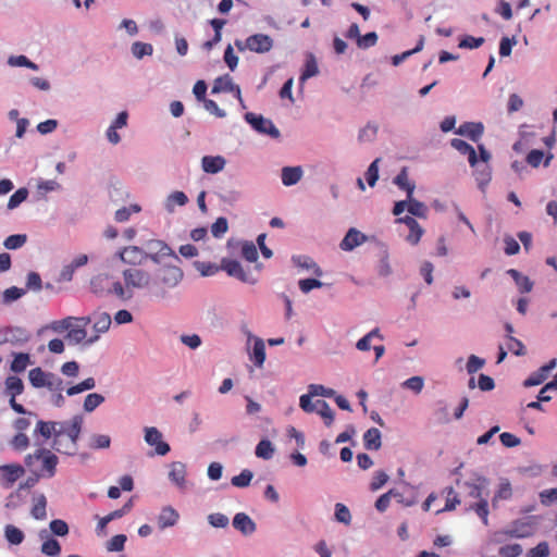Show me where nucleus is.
Here are the masks:
<instances>
[{
	"mask_svg": "<svg viewBox=\"0 0 557 557\" xmlns=\"http://www.w3.org/2000/svg\"><path fill=\"white\" fill-rule=\"evenodd\" d=\"M24 392V383L22 379L10 375L4 381V394L9 397L10 407L20 414L35 416V412L26 410L23 405L18 404L15 398Z\"/></svg>",
	"mask_w": 557,
	"mask_h": 557,
	"instance_id": "6",
	"label": "nucleus"
},
{
	"mask_svg": "<svg viewBox=\"0 0 557 557\" xmlns=\"http://www.w3.org/2000/svg\"><path fill=\"white\" fill-rule=\"evenodd\" d=\"M147 248L149 250L147 252L148 259L154 263H160L166 257H171L174 260L180 261V258L175 255L171 247H169L168 244L162 240H149L147 243Z\"/></svg>",
	"mask_w": 557,
	"mask_h": 557,
	"instance_id": "8",
	"label": "nucleus"
},
{
	"mask_svg": "<svg viewBox=\"0 0 557 557\" xmlns=\"http://www.w3.org/2000/svg\"><path fill=\"white\" fill-rule=\"evenodd\" d=\"M47 498L44 494H39L33 497V507L30 515L36 520H44L47 517Z\"/></svg>",
	"mask_w": 557,
	"mask_h": 557,
	"instance_id": "28",
	"label": "nucleus"
},
{
	"mask_svg": "<svg viewBox=\"0 0 557 557\" xmlns=\"http://www.w3.org/2000/svg\"><path fill=\"white\" fill-rule=\"evenodd\" d=\"M221 270L225 271L230 276L236 277L244 283H255V280L249 277V275L237 260L223 258L221 261Z\"/></svg>",
	"mask_w": 557,
	"mask_h": 557,
	"instance_id": "12",
	"label": "nucleus"
},
{
	"mask_svg": "<svg viewBox=\"0 0 557 557\" xmlns=\"http://www.w3.org/2000/svg\"><path fill=\"white\" fill-rule=\"evenodd\" d=\"M540 499L544 506H550L552 504L557 503V488L542 491L540 493Z\"/></svg>",
	"mask_w": 557,
	"mask_h": 557,
	"instance_id": "64",
	"label": "nucleus"
},
{
	"mask_svg": "<svg viewBox=\"0 0 557 557\" xmlns=\"http://www.w3.org/2000/svg\"><path fill=\"white\" fill-rule=\"evenodd\" d=\"M75 320L83 322V325L72 326L66 334V338L74 344H79L86 339L87 332L85 326L90 322V318H78Z\"/></svg>",
	"mask_w": 557,
	"mask_h": 557,
	"instance_id": "26",
	"label": "nucleus"
},
{
	"mask_svg": "<svg viewBox=\"0 0 557 557\" xmlns=\"http://www.w3.org/2000/svg\"><path fill=\"white\" fill-rule=\"evenodd\" d=\"M27 242L26 234H14L5 238L3 245L7 249L14 250L23 247Z\"/></svg>",
	"mask_w": 557,
	"mask_h": 557,
	"instance_id": "42",
	"label": "nucleus"
},
{
	"mask_svg": "<svg viewBox=\"0 0 557 557\" xmlns=\"http://www.w3.org/2000/svg\"><path fill=\"white\" fill-rule=\"evenodd\" d=\"M446 492H447V498H446L445 507L441 510H437V513L443 512V511H451L457 507V505L460 504V499L458 498V495L456 494V492L453 487H447Z\"/></svg>",
	"mask_w": 557,
	"mask_h": 557,
	"instance_id": "53",
	"label": "nucleus"
},
{
	"mask_svg": "<svg viewBox=\"0 0 557 557\" xmlns=\"http://www.w3.org/2000/svg\"><path fill=\"white\" fill-rule=\"evenodd\" d=\"M13 449L23 451L29 447V438L25 433L17 432L10 442Z\"/></svg>",
	"mask_w": 557,
	"mask_h": 557,
	"instance_id": "47",
	"label": "nucleus"
},
{
	"mask_svg": "<svg viewBox=\"0 0 557 557\" xmlns=\"http://www.w3.org/2000/svg\"><path fill=\"white\" fill-rule=\"evenodd\" d=\"M323 419L324 423L330 426L334 421V412L325 400H317L315 409Z\"/></svg>",
	"mask_w": 557,
	"mask_h": 557,
	"instance_id": "35",
	"label": "nucleus"
},
{
	"mask_svg": "<svg viewBox=\"0 0 557 557\" xmlns=\"http://www.w3.org/2000/svg\"><path fill=\"white\" fill-rule=\"evenodd\" d=\"M453 148L459 151L461 154L468 156V161L471 166H474L478 162L476 152L474 148L462 139L454 138L450 141Z\"/></svg>",
	"mask_w": 557,
	"mask_h": 557,
	"instance_id": "25",
	"label": "nucleus"
},
{
	"mask_svg": "<svg viewBox=\"0 0 557 557\" xmlns=\"http://www.w3.org/2000/svg\"><path fill=\"white\" fill-rule=\"evenodd\" d=\"M4 536L5 540L12 545H20L25 539L23 531L13 524L5 525Z\"/></svg>",
	"mask_w": 557,
	"mask_h": 557,
	"instance_id": "33",
	"label": "nucleus"
},
{
	"mask_svg": "<svg viewBox=\"0 0 557 557\" xmlns=\"http://www.w3.org/2000/svg\"><path fill=\"white\" fill-rule=\"evenodd\" d=\"M225 159L221 156H205L201 160L202 170L206 173L215 174L225 166Z\"/></svg>",
	"mask_w": 557,
	"mask_h": 557,
	"instance_id": "23",
	"label": "nucleus"
},
{
	"mask_svg": "<svg viewBox=\"0 0 557 557\" xmlns=\"http://www.w3.org/2000/svg\"><path fill=\"white\" fill-rule=\"evenodd\" d=\"M111 444V438L106 434H96L91 437L90 448L92 449H103L109 448Z\"/></svg>",
	"mask_w": 557,
	"mask_h": 557,
	"instance_id": "58",
	"label": "nucleus"
},
{
	"mask_svg": "<svg viewBox=\"0 0 557 557\" xmlns=\"http://www.w3.org/2000/svg\"><path fill=\"white\" fill-rule=\"evenodd\" d=\"M245 120L259 133L270 135L273 138L280 137V131L271 120L264 119L262 115L248 112Z\"/></svg>",
	"mask_w": 557,
	"mask_h": 557,
	"instance_id": "9",
	"label": "nucleus"
},
{
	"mask_svg": "<svg viewBox=\"0 0 557 557\" xmlns=\"http://www.w3.org/2000/svg\"><path fill=\"white\" fill-rule=\"evenodd\" d=\"M111 317L107 312L99 313L96 317L94 329L97 333H104L110 329Z\"/></svg>",
	"mask_w": 557,
	"mask_h": 557,
	"instance_id": "48",
	"label": "nucleus"
},
{
	"mask_svg": "<svg viewBox=\"0 0 557 557\" xmlns=\"http://www.w3.org/2000/svg\"><path fill=\"white\" fill-rule=\"evenodd\" d=\"M335 518L338 522H342L344 524H350L351 521V515L347 506L344 504H336L335 505Z\"/></svg>",
	"mask_w": 557,
	"mask_h": 557,
	"instance_id": "56",
	"label": "nucleus"
},
{
	"mask_svg": "<svg viewBox=\"0 0 557 557\" xmlns=\"http://www.w3.org/2000/svg\"><path fill=\"white\" fill-rule=\"evenodd\" d=\"M394 183L400 188L407 191V198H411L414 191V184L409 182L407 169L404 168L395 177Z\"/></svg>",
	"mask_w": 557,
	"mask_h": 557,
	"instance_id": "32",
	"label": "nucleus"
},
{
	"mask_svg": "<svg viewBox=\"0 0 557 557\" xmlns=\"http://www.w3.org/2000/svg\"><path fill=\"white\" fill-rule=\"evenodd\" d=\"M60 426V421H44L38 420L34 429V436H41L45 441L54 438L55 433Z\"/></svg>",
	"mask_w": 557,
	"mask_h": 557,
	"instance_id": "16",
	"label": "nucleus"
},
{
	"mask_svg": "<svg viewBox=\"0 0 557 557\" xmlns=\"http://www.w3.org/2000/svg\"><path fill=\"white\" fill-rule=\"evenodd\" d=\"M104 401V397L100 394H88L84 400V410L87 412L94 411L98 406Z\"/></svg>",
	"mask_w": 557,
	"mask_h": 557,
	"instance_id": "50",
	"label": "nucleus"
},
{
	"mask_svg": "<svg viewBox=\"0 0 557 557\" xmlns=\"http://www.w3.org/2000/svg\"><path fill=\"white\" fill-rule=\"evenodd\" d=\"M188 201L187 196L183 191H174L166 198L165 207L168 211L172 212L175 206H185Z\"/></svg>",
	"mask_w": 557,
	"mask_h": 557,
	"instance_id": "36",
	"label": "nucleus"
},
{
	"mask_svg": "<svg viewBox=\"0 0 557 557\" xmlns=\"http://www.w3.org/2000/svg\"><path fill=\"white\" fill-rule=\"evenodd\" d=\"M548 374L541 367L537 371L533 372L524 382V387L537 386L541 385L546 379Z\"/></svg>",
	"mask_w": 557,
	"mask_h": 557,
	"instance_id": "46",
	"label": "nucleus"
},
{
	"mask_svg": "<svg viewBox=\"0 0 557 557\" xmlns=\"http://www.w3.org/2000/svg\"><path fill=\"white\" fill-rule=\"evenodd\" d=\"M59 459L49 449L39 448L25 457V465L38 476L52 478Z\"/></svg>",
	"mask_w": 557,
	"mask_h": 557,
	"instance_id": "3",
	"label": "nucleus"
},
{
	"mask_svg": "<svg viewBox=\"0 0 557 557\" xmlns=\"http://www.w3.org/2000/svg\"><path fill=\"white\" fill-rule=\"evenodd\" d=\"M91 292L98 296L104 294H113V283H110V277L107 274H99L90 282Z\"/></svg>",
	"mask_w": 557,
	"mask_h": 557,
	"instance_id": "20",
	"label": "nucleus"
},
{
	"mask_svg": "<svg viewBox=\"0 0 557 557\" xmlns=\"http://www.w3.org/2000/svg\"><path fill=\"white\" fill-rule=\"evenodd\" d=\"M274 455V447L269 440H261L256 447V456L269 460Z\"/></svg>",
	"mask_w": 557,
	"mask_h": 557,
	"instance_id": "38",
	"label": "nucleus"
},
{
	"mask_svg": "<svg viewBox=\"0 0 557 557\" xmlns=\"http://www.w3.org/2000/svg\"><path fill=\"white\" fill-rule=\"evenodd\" d=\"M183 280V271L177 265H164L159 269L153 282L152 294L165 298L168 290L177 286Z\"/></svg>",
	"mask_w": 557,
	"mask_h": 557,
	"instance_id": "4",
	"label": "nucleus"
},
{
	"mask_svg": "<svg viewBox=\"0 0 557 557\" xmlns=\"http://www.w3.org/2000/svg\"><path fill=\"white\" fill-rule=\"evenodd\" d=\"M140 211V207L138 205H132L131 207H124L116 210L114 219L116 222H125L129 219L133 212L137 213Z\"/></svg>",
	"mask_w": 557,
	"mask_h": 557,
	"instance_id": "57",
	"label": "nucleus"
},
{
	"mask_svg": "<svg viewBox=\"0 0 557 557\" xmlns=\"http://www.w3.org/2000/svg\"><path fill=\"white\" fill-rule=\"evenodd\" d=\"M228 228L227 220L223 216L218 218L211 226V233L214 237H222Z\"/></svg>",
	"mask_w": 557,
	"mask_h": 557,
	"instance_id": "60",
	"label": "nucleus"
},
{
	"mask_svg": "<svg viewBox=\"0 0 557 557\" xmlns=\"http://www.w3.org/2000/svg\"><path fill=\"white\" fill-rule=\"evenodd\" d=\"M522 546L518 543L507 544L498 549L499 557H519L522 554Z\"/></svg>",
	"mask_w": 557,
	"mask_h": 557,
	"instance_id": "49",
	"label": "nucleus"
},
{
	"mask_svg": "<svg viewBox=\"0 0 557 557\" xmlns=\"http://www.w3.org/2000/svg\"><path fill=\"white\" fill-rule=\"evenodd\" d=\"M116 255L122 262L131 265H140L148 260L147 252L137 246L124 247Z\"/></svg>",
	"mask_w": 557,
	"mask_h": 557,
	"instance_id": "10",
	"label": "nucleus"
},
{
	"mask_svg": "<svg viewBox=\"0 0 557 557\" xmlns=\"http://www.w3.org/2000/svg\"><path fill=\"white\" fill-rule=\"evenodd\" d=\"M84 418L74 416L69 421H60V426L53 438L52 447L65 455L73 456L77 450V441L82 432Z\"/></svg>",
	"mask_w": 557,
	"mask_h": 557,
	"instance_id": "1",
	"label": "nucleus"
},
{
	"mask_svg": "<svg viewBox=\"0 0 557 557\" xmlns=\"http://www.w3.org/2000/svg\"><path fill=\"white\" fill-rule=\"evenodd\" d=\"M408 211L411 215L418 218H425L428 208L423 202L418 201L417 199L408 198Z\"/></svg>",
	"mask_w": 557,
	"mask_h": 557,
	"instance_id": "43",
	"label": "nucleus"
},
{
	"mask_svg": "<svg viewBox=\"0 0 557 557\" xmlns=\"http://www.w3.org/2000/svg\"><path fill=\"white\" fill-rule=\"evenodd\" d=\"M124 285L113 282V294L121 299L131 298L134 289L148 288L151 284V275L139 268H127L122 273Z\"/></svg>",
	"mask_w": 557,
	"mask_h": 557,
	"instance_id": "2",
	"label": "nucleus"
},
{
	"mask_svg": "<svg viewBox=\"0 0 557 557\" xmlns=\"http://www.w3.org/2000/svg\"><path fill=\"white\" fill-rule=\"evenodd\" d=\"M484 126L482 123L466 122L461 124L456 131L457 134L468 137L470 140L476 143L483 135Z\"/></svg>",
	"mask_w": 557,
	"mask_h": 557,
	"instance_id": "18",
	"label": "nucleus"
},
{
	"mask_svg": "<svg viewBox=\"0 0 557 557\" xmlns=\"http://www.w3.org/2000/svg\"><path fill=\"white\" fill-rule=\"evenodd\" d=\"M484 38L483 37H473L470 35L465 36L460 41L458 47L465 48V49H475L483 45Z\"/></svg>",
	"mask_w": 557,
	"mask_h": 557,
	"instance_id": "59",
	"label": "nucleus"
},
{
	"mask_svg": "<svg viewBox=\"0 0 557 557\" xmlns=\"http://www.w3.org/2000/svg\"><path fill=\"white\" fill-rule=\"evenodd\" d=\"M549 555V546L547 542H541L527 553V557H547Z\"/></svg>",
	"mask_w": 557,
	"mask_h": 557,
	"instance_id": "63",
	"label": "nucleus"
},
{
	"mask_svg": "<svg viewBox=\"0 0 557 557\" xmlns=\"http://www.w3.org/2000/svg\"><path fill=\"white\" fill-rule=\"evenodd\" d=\"M252 476V472L245 469L238 475L233 476L231 482L236 487H246L250 484Z\"/></svg>",
	"mask_w": 557,
	"mask_h": 557,
	"instance_id": "54",
	"label": "nucleus"
},
{
	"mask_svg": "<svg viewBox=\"0 0 557 557\" xmlns=\"http://www.w3.org/2000/svg\"><path fill=\"white\" fill-rule=\"evenodd\" d=\"M392 497H401V493L397 490H389L376 499L375 508L380 512H384L388 508Z\"/></svg>",
	"mask_w": 557,
	"mask_h": 557,
	"instance_id": "39",
	"label": "nucleus"
},
{
	"mask_svg": "<svg viewBox=\"0 0 557 557\" xmlns=\"http://www.w3.org/2000/svg\"><path fill=\"white\" fill-rule=\"evenodd\" d=\"M28 196V190L26 188L17 189L13 195H11L8 201V209L13 210L17 208L23 201L26 200Z\"/></svg>",
	"mask_w": 557,
	"mask_h": 557,
	"instance_id": "51",
	"label": "nucleus"
},
{
	"mask_svg": "<svg viewBox=\"0 0 557 557\" xmlns=\"http://www.w3.org/2000/svg\"><path fill=\"white\" fill-rule=\"evenodd\" d=\"M41 553L50 557L59 556L61 553V545L55 539H47L41 545Z\"/></svg>",
	"mask_w": 557,
	"mask_h": 557,
	"instance_id": "41",
	"label": "nucleus"
},
{
	"mask_svg": "<svg viewBox=\"0 0 557 557\" xmlns=\"http://www.w3.org/2000/svg\"><path fill=\"white\" fill-rule=\"evenodd\" d=\"M30 363V357L28 354L18 352L14 355V359L11 363V370L15 373L25 371L27 366Z\"/></svg>",
	"mask_w": 557,
	"mask_h": 557,
	"instance_id": "37",
	"label": "nucleus"
},
{
	"mask_svg": "<svg viewBox=\"0 0 557 557\" xmlns=\"http://www.w3.org/2000/svg\"><path fill=\"white\" fill-rule=\"evenodd\" d=\"M302 176V170L300 166H285L282 169V183L285 186H292L297 184Z\"/></svg>",
	"mask_w": 557,
	"mask_h": 557,
	"instance_id": "29",
	"label": "nucleus"
},
{
	"mask_svg": "<svg viewBox=\"0 0 557 557\" xmlns=\"http://www.w3.org/2000/svg\"><path fill=\"white\" fill-rule=\"evenodd\" d=\"M511 539H525L534 534V527L530 522L517 520L508 529Z\"/></svg>",
	"mask_w": 557,
	"mask_h": 557,
	"instance_id": "19",
	"label": "nucleus"
},
{
	"mask_svg": "<svg viewBox=\"0 0 557 557\" xmlns=\"http://www.w3.org/2000/svg\"><path fill=\"white\" fill-rule=\"evenodd\" d=\"M186 466L183 462L174 461L170 465L169 479L180 488L185 487Z\"/></svg>",
	"mask_w": 557,
	"mask_h": 557,
	"instance_id": "24",
	"label": "nucleus"
},
{
	"mask_svg": "<svg viewBox=\"0 0 557 557\" xmlns=\"http://www.w3.org/2000/svg\"><path fill=\"white\" fill-rule=\"evenodd\" d=\"M469 488V496L479 502L470 504L467 510H473L482 519L484 525H488V504L487 500L482 497V486L478 484L466 483Z\"/></svg>",
	"mask_w": 557,
	"mask_h": 557,
	"instance_id": "7",
	"label": "nucleus"
},
{
	"mask_svg": "<svg viewBox=\"0 0 557 557\" xmlns=\"http://www.w3.org/2000/svg\"><path fill=\"white\" fill-rule=\"evenodd\" d=\"M364 240L366 236L356 228H350L341 242L339 247L344 251H350Z\"/></svg>",
	"mask_w": 557,
	"mask_h": 557,
	"instance_id": "22",
	"label": "nucleus"
},
{
	"mask_svg": "<svg viewBox=\"0 0 557 557\" xmlns=\"http://www.w3.org/2000/svg\"><path fill=\"white\" fill-rule=\"evenodd\" d=\"M153 48L150 44L136 41L132 45V53L137 59H143L145 55H151Z\"/></svg>",
	"mask_w": 557,
	"mask_h": 557,
	"instance_id": "44",
	"label": "nucleus"
},
{
	"mask_svg": "<svg viewBox=\"0 0 557 557\" xmlns=\"http://www.w3.org/2000/svg\"><path fill=\"white\" fill-rule=\"evenodd\" d=\"M233 527L244 535H250L256 531V523L245 512H238L233 519Z\"/></svg>",
	"mask_w": 557,
	"mask_h": 557,
	"instance_id": "21",
	"label": "nucleus"
},
{
	"mask_svg": "<svg viewBox=\"0 0 557 557\" xmlns=\"http://www.w3.org/2000/svg\"><path fill=\"white\" fill-rule=\"evenodd\" d=\"M251 360L255 366L261 368L265 360V347L261 338H257L253 344Z\"/></svg>",
	"mask_w": 557,
	"mask_h": 557,
	"instance_id": "34",
	"label": "nucleus"
},
{
	"mask_svg": "<svg viewBox=\"0 0 557 557\" xmlns=\"http://www.w3.org/2000/svg\"><path fill=\"white\" fill-rule=\"evenodd\" d=\"M24 469L20 465L0 466V483L5 487H11L22 475Z\"/></svg>",
	"mask_w": 557,
	"mask_h": 557,
	"instance_id": "14",
	"label": "nucleus"
},
{
	"mask_svg": "<svg viewBox=\"0 0 557 557\" xmlns=\"http://www.w3.org/2000/svg\"><path fill=\"white\" fill-rule=\"evenodd\" d=\"M512 496V490L510 482L508 480H503L498 486L497 492L495 493V496L493 498V505L495 506V503L499 499L506 500L509 499Z\"/></svg>",
	"mask_w": 557,
	"mask_h": 557,
	"instance_id": "45",
	"label": "nucleus"
},
{
	"mask_svg": "<svg viewBox=\"0 0 557 557\" xmlns=\"http://www.w3.org/2000/svg\"><path fill=\"white\" fill-rule=\"evenodd\" d=\"M8 63L11 66H25L33 71L38 70V65L27 59L25 55H12L9 58Z\"/></svg>",
	"mask_w": 557,
	"mask_h": 557,
	"instance_id": "52",
	"label": "nucleus"
},
{
	"mask_svg": "<svg viewBox=\"0 0 557 557\" xmlns=\"http://www.w3.org/2000/svg\"><path fill=\"white\" fill-rule=\"evenodd\" d=\"M125 542H126V535H124V534L114 535L107 543V549L109 552H121L124 548Z\"/></svg>",
	"mask_w": 557,
	"mask_h": 557,
	"instance_id": "61",
	"label": "nucleus"
},
{
	"mask_svg": "<svg viewBox=\"0 0 557 557\" xmlns=\"http://www.w3.org/2000/svg\"><path fill=\"white\" fill-rule=\"evenodd\" d=\"M507 273L513 278V281H515L516 285L518 286L520 293L524 294V293H530L532 290L533 283H532V281L528 276L521 274L516 269H509L507 271Z\"/></svg>",
	"mask_w": 557,
	"mask_h": 557,
	"instance_id": "30",
	"label": "nucleus"
},
{
	"mask_svg": "<svg viewBox=\"0 0 557 557\" xmlns=\"http://www.w3.org/2000/svg\"><path fill=\"white\" fill-rule=\"evenodd\" d=\"M145 441L154 446L157 455L164 456L170 451V445L162 441V433L154 426L145 428Z\"/></svg>",
	"mask_w": 557,
	"mask_h": 557,
	"instance_id": "11",
	"label": "nucleus"
},
{
	"mask_svg": "<svg viewBox=\"0 0 557 557\" xmlns=\"http://www.w3.org/2000/svg\"><path fill=\"white\" fill-rule=\"evenodd\" d=\"M379 127L376 124L368 123L362 129H360L358 139L360 143L373 141L377 135Z\"/></svg>",
	"mask_w": 557,
	"mask_h": 557,
	"instance_id": "40",
	"label": "nucleus"
},
{
	"mask_svg": "<svg viewBox=\"0 0 557 557\" xmlns=\"http://www.w3.org/2000/svg\"><path fill=\"white\" fill-rule=\"evenodd\" d=\"M28 380L33 387H46L51 392H61L63 388V381L61 377L52 372H46L37 367L28 372Z\"/></svg>",
	"mask_w": 557,
	"mask_h": 557,
	"instance_id": "5",
	"label": "nucleus"
},
{
	"mask_svg": "<svg viewBox=\"0 0 557 557\" xmlns=\"http://www.w3.org/2000/svg\"><path fill=\"white\" fill-rule=\"evenodd\" d=\"M363 445L368 450H379L382 446L380 430L376 428L369 429L363 434Z\"/></svg>",
	"mask_w": 557,
	"mask_h": 557,
	"instance_id": "27",
	"label": "nucleus"
},
{
	"mask_svg": "<svg viewBox=\"0 0 557 557\" xmlns=\"http://www.w3.org/2000/svg\"><path fill=\"white\" fill-rule=\"evenodd\" d=\"M242 256L249 262H255L258 259V250L252 242H245L242 246Z\"/></svg>",
	"mask_w": 557,
	"mask_h": 557,
	"instance_id": "55",
	"label": "nucleus"
},
{
	"mask_svg": "<svg viewBox=\"0 0 557 557\" xmlns=\"http://www.w3.org/2000/svg\"><path fill=\"white\" fill-rule=\"evenodd\" d=\"M234 83L232 77L228 74L218 77L212 86L211 92H231L233 91Z\"/></svg>",
	"mask_w": 557,
	"mask_h": 557,
	"instance_id": "31",
	"label": "nucleus"
},
{
	"mask_svg": "<svg viewBox=\"0 0 557 557\" xmlns=\"http://www.w3.org/2000/svg\"><path fill=\"white\" fill-rule=\"evenodd\" d=\"M180 519V513L172 507L165 506L161 509L157 521L160 530L174 527Z\"/></svg>",
	"mask_w": 557,
	"mask_h": 557,
	"instance_id": "17",
	"label": "nucleus"
},
{
	"mask_svg": "<svg viewBox=\"0 0 557 557\" xmlns=\"http://www.w3.org/2000/svg\"><path fill=\"white\" fill-rule=\"evenodd\" d=\"M248 50L256 53L269 52L273 47V39L265 34H255L247 38Z\"/></svg>",
	"mask_w": 557,
	"mask_h": 557,
	"instance_id": "13",
	"label": "nucleus"
},
{
	"mask_svg": "<svg viewBox=\"0 0 557 557\" xmlns=\"http://www.w3.org/2000/svg\"><path fill=\"white\" fill-rule=\"evenodd\" d=\"M397 222L404 223L408 226L410 232L407 236V242L411 245H417L424 233L421 225L410 215L398 218Z\"/></svg>",
	"mask_w": 557,
	"mask_h": 557,
	"instance_id": "15",
	"label": "nucleus"
},
{
	"mask_svg": "<svg viewBox=\"0 0 557 557\" xmlns=\"http://www.w3.org/2000/svg\"><path fill=\"white\" fill-rule=\"evenodd\" d=\"M50 530L58 536H65L69 533V525L64 520L54 519L50 522Z\"/></svg>",
	"mask_w": 557,
	"mask_h": 557,
	"instance_id": "62",
	"label": "nucleus"
}]
</instances>
